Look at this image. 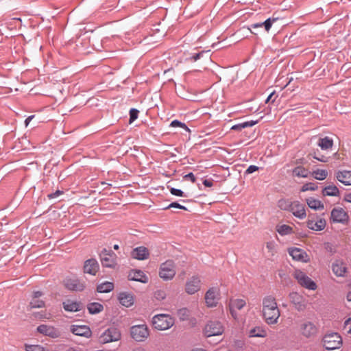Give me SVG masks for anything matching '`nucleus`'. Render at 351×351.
<instances>
[{
    "label": "nucleus",
    "mask_w": 351,
    "mask_h": 351,
    "mask_svg": "<svg viewBox=\"0 0 351 351\" xmlns=\"http://www.w3.org/2000/svg\"><path fill=\"white\" fill-rule=\"evenodd\" d=\"M174 324V319L169 314L156 315L152 318V325L158 330H165Z\"/></svg>",
    "instance_id": "1"
},
{
    "label": "nucleus",
    "mask_w": 351,
    "mask_h": 351,
    "mask_svg": "<svg viewBox=\"0 0 351 351\" xmlns=\"http://www.w3.org/2000/svg\"><path fill=\"white\" fill-rule=\"evenodd\" d=\"M323 346L327 350L340 349L343 344L342 338L337 332L326 334L322 339Z\"/></svg>",
    "instance_id": "2"
},
{
    "label": "nucleus",
    "mask_w": 351,
    "mask_h": 351,
    "mask_svg": "<svg viewBox=\"0 0 351 351\" xmlns=\"http://www.w3.org/2000/svg\"><path fill=\"white\" fill-rule=\"evenodd\" d=\"M130 335L135 341L143 342L149 337V330L145 324L134 325L130 328Z\"/></svg>",
    "instance_id": "3"
},
{
    "label": "nucleus",
    "mask_w": 351,
    "mask_h": 351,
    "mask_svg": "<svg viewBox=\"0 0 351 351\" xmlns=\"http://www.w3.org/2000/svg\"><path fill=\"white\" fill-rule=\"evenodd\" d=\"M121 330L116 327H110L105 330L99 337V342L106 344L119 341L121 339Z\"/></svg>",
    "instance_id": "4"
},
{
    "label": "nucleus",
    "mask_w": 351,
    "mask_h": 351,
    "mask_svg": "<svg viewBox=\"0 0 351 351\" xmlns=\"http://www.w3.org/2000/svg\"><path fill=\"white\" fill-rule=\"evenodd\" d=\"M176 266L173 261H167L161 264L159 271V276L164 280L173 279L176 275Z\"/></svg>",
    "instance_id": "5"
},
{
    "label": "nucleus",
    "mask_w": 351,
    "mask_h": 351,
    "mask_svg": "<svg viewBox=\"0 0 351 351\" xmlns=\"http://www.w3.org/2000/svg\"><path fill=\"white\" fill-rule=\"evenodd\" d=\"M101 263L103 267L114 268L116 265V254L112 250L103 249L99 254Z\"/></svg>",
    "instance_id": "6"
},
{
    "label": "nucleus",
    "mask_w": 351,
    "mask_h": 351,
    "mask_svg": "<svg viewBox=\"0 0 351 351\" xmlns=\"http://www.w3.org/2000/svg\"><path fill=\"white\" fill-rule=\"evenodd\" d=\"M223 331V326L218 321L208 322L204 329V333L207 337L221 335Z\"/></svg>",
    "instance_id": "7"
},
{
    "label": "nucleus",
    "mask_w": 351,
    "mask_h": 351,
    "mask_svg": "<svg viewBox=\"0 0 351 351\" xmlns=\"http://www.w3.org/2000/svg\"><path fill=\"white\" fill-rule=\"evenodd\" d=\"M294 277L298 283L303 287L309 290H315L317 288L316 283L311 280L304 271L296 270L294 272Z\"/></svg>",
    "instance_id": "8"
},
{
    "label": "nucleus",
    "mask_w": 351,
    "mask_h": 351,
    "mask_svg": "<svg viewBox=\"0 0 351 351\" xmlns=\"http://www.w3.org/2000/svg\"><path fill=\"white\" fill-rule=\"evenodd\" d=\"M64 285L67 289L74 291H82L86 287L85 282L75 277L66 278L64 280Z\"/></svg>",
    "instance_id": "9"
},
{
    "label": "nucleus",
    "mask_w": 351,
    "mask_h": 351,
    "mask_svg": "<svg viewBox=\"0 0 351 351\" xmlns=\"http://www.w3.org/2000/svg\"><path fill=\"white\" fill-rule=\"evenodd\" d=\"M201 287V280L197 276H193L189 278L185 284V291L193 295L199 291Z\"/></svg>",
    "instance_id": "10"
},
{
    "label": "nucleus",
    "mask_w": 351,
    "mask_h": 351,
    "mask_svg": "<svg viewBox=\"0 0 351 351\" xmlns=\"http://www.w3.org/2000/svg\"><path fill=\"white\" fill-rule=\"evenodd\" d=\"M317 332V327L312 322H305L300 326V332L306 338H312L315 337Z\"/></svg>",
    "instance_id": "11"
},
{
    "label": "nucleus",
    "mask_w": 351,
    "mask_h": 351,
    "mask_svg": "<svg viewBox=\"0 0 351 351\" xmlns=\"http://www.w3.org/2000/svg\"><path fill=\"white\" fill-rule=\"evenodd\" d=\"M348 219V213L341 208H335L331 211L330 219L335 223H346Z\"/></svg>",
    "instance_id": "12"
},
{
    "label": "nucleus",
    "mask_w": 351,
    "mask_h": 351,
    "mask_svg": "<svg viewBox=\"0 0 351 351\" xmlns=\"http://www.w3.org/2000/svg\"><path fill=\"white\" fill-rule=\"evenodd\" d=\"M263 317L268 324L277 323L280 315L279 308H263Z\"/></svg>",
    "instance_id": "13"
},
{
    "label": "nucleus",
    "mask_w": 351,
    "mask_h": 351,
    "mask_svg": "<svg viewBox=\"0 0 351 351\" xmlns=\"http://www.w3.org/2000/svg\"><path fill=\"white\" fill-rule=\"evenodd\" d=\"M219 289L210 288L205 294V301L208 307L216 306L218 300Z\"/></svg>",
    "instance_id": "14"
},
{
    "label": "nucleus",
    "mask_w": 351,
    "mask_h": 351,
    "mask_svg": "<svg viewBox=\"0 0 351 351\" xmlns=\"http://www.w3.org/2000/svg\"><path fill=\"white\" fill-rule=\"evenodd\" d=\"M289 254L293 260L302 263H307L309 261L308 254L305 251L298 247H291L289 249Z\"/></svg>",
    "instance_id": "15"
},
{
    "label": "nucleus",
    "mask_w": 351,
    "mask_h": 351,
    "mask_svg": "<svg viewBox=\"0 0 351 351\" xmlns=\"http://www.w3.org/2000/svg\"><path fill=\"white\" fill-rule=\"evenodd\" d=\"M290 212L297 218L303 219L306 217L305 206L299 201H294L292 203Z\"/></svg>",
    "instance_id": "16"
},
{
    "label": "nucleus",
    "mask_w": 351,
    "mask_h": 351,
    "mask_svg": "<svg viewBox=\"0 0 351 351\" xmlns=\"http://www.w3.org/2000/svg\"><path fill=\"white\" fill-rule=\"evenodd\" d=\"M99 269V265L97 261L95 258L88 259L84 262V272L93 276H95Z\"/></svg>",
    "instance_id": "17"
},
{
    "label": "nucleus",
    "mask_w": 351,
    "mask_h": 351,
    "mask_svg": "<svg viewBox=\"0 0 351 351\" xmlns=\"http://www.w3.org/2000/svg\"><path fill=\"white\" fill-rule=\"evenodd\" d=\"M131 256L133 258L140 261L146 260L149 256V252L148 249L144 246L136 247L132 250Z\"/></svg>",
    "instance_id": "18"
},
{
    "label": "nucleus",
    "mask_w": 351,
    "mask_h": 351,
    "mask_svg": "<svg viewBox=\"0 0 351 351\" xmlns=\"http://www.w3.org/2000/svg\"><path fill=\"white\" fill-rule=\"evenodd\" d=\"M38 332L51 338H58L60 336V331L53 326L40 325L37 328Z\"/></svg>",
    "instance_id": "19"
},
{
    "label": "nucleus",
    "mask_w": 351,
    "mask_h": 351,
    "mask_svg": "<svg viewBox=\"0 0 351 351\" xmlns=\"http://www.w3.org/2000/svg\"><path fill=\"white\" fill-rule=\"evenodd\" d=\"M71 331L75 335L90 337L92 332L88 326L85 325H73L71 326Z\"/></svg>",
    "instance_id": "20"
},
{
    "label": "nucleus",
    "mask_w": 351,
    "mask_h": 351,
    "mask_svg": "<svg viewBox=\"0 0 351 351\" xmlns=\"http://www.w3.org/2000/svg\"><path fill=\"white\" fill-rule=\"evenodd\" d=\"M128 279L130 280L138 281L143 283L148 282V277L141 270H131L128 274Z\"/></svg>",
    "instance_id": "21"
},
{
    "label": "nucleus",
    "mask_w": 351,
    "mask_h": 351,
    "mask_svg": "<svg viewBox=\"0 0 351 351\" xmlns=\"http://www.w3.org/2000/svg\"><path fill=\"white\" fill-rule=\"evenodd\" d=\"M118 300L120 304L125 307H130L134 304V298L132 293L121 292L119 294Z\"/></svg>",
    "instance_id": "22"
},
{
    "label": "nucleus",
    "mask_w": 351,
    "mask_h": 351,
    "mask_svg": "<svg viewBox=\"0 0 351 351\" xmlns=\"http://www.w3.org/2000/svg\"><path fill=\"white\" fill-rule=\"evenodd\" d=\"M306 226L309 229L312 230L321 231L325 228L326 222V220L323 218H320L316 221H315L313 219H308L306 221Z\"/></svg>",
    "instance_id": "23"
},
{
    "label": "nucleus",
    "mask_w": 351,
    "mask_h": 351,
    "mask_svg": "<svg viewBox=\"0 0 351 351\" xmlns=\"http://www.w3.org/2000/svg\"><path fill=\"white\" fill-rule=\"evenodd\" d=\"M336 178L344 185L350 186L351 185V171H339L336 173Z\"/></svg>",
    "instance_id": "24"
},
{
    "label": "nucleus",
    "mask_w": 351,
    "mask_h": 351,
    "mask_svg": "<svg viewBox=\"0 0 351 351\" xmlns=\"http://www.w3.org/2000/svg\"><path fill=\"white\" fill-rule=\"evenodd\" d=\"M322 195L324 196L337 197L339 195V190L334 184L328 185L322 189Z\"/></svg>",
    "instance_id": "25"
},
{
    "label": "nucleus",
    "mask_w": 351,
    "mask_h": 351,
    "mask_svg": "<svg viewBox=\"0 0 351 351\" xmlns=\"http://www.w3.org/2000/svg\"><path fill=\"white\" fill-rule=\"evenodd\" d=\"M306 204L309 208L315 210H323L324 208V204L313 197L306 199Z\"/></svg>",
    "instance_id": "26"
},
{
    "label": "nucleus",
    "mask_w": 351,
    "mask_h": 351,
    "mask_svg": "<svg viewBox=\"0 0 351 351\" xmlns=\"http://www.w3.org/2000/svg\"><path fill=\"white\" fill-rule=\"evenodd\" d=\"M317 145L322 150H328L330 149L333 145V141L328 136H325L324 138H320L317 143Z\"/></svg>",
    "instance_id": "27"
},
{
    "label": "nucleus",
    "mask_w": 351,
    "mask_h": 351,
    "mask_svg": "<svg viewBox=\"0 0 351 351\" xmlns=\"http://www.w3.org/2000/svg\"><path fill=\"white\" fill-rule=\"evenodd\" d=\"M267 334V330L260 326L254 327L249 332V336L250 337H265Z\"/></svg>",
    "instance_id": "28"
},
{
    "label": "nucleus",
    "mask_w": 351,
    "mask_h": 351,
    "mask_svg": "<svg viewBox=\"0 0 351 351\" xmlns=\"http://www.w3.org/2000/svg\"><path fill=\"white\" fill-rule=\"evenodd\" d=\"M334 274L337 276H343L346 272V267L342 263H335L332 265Z\"/></svg>",
    "instance_id": "29"
},
{
    "label": "nucleus",
    "mask_w": 351,
    "mask_h": 351,
    "mask_svg": "<svg viewBox=\"0 0 351 351\" xmlns=\"http://www.w3.org/2000/svg\"><path fill=\"white\" fill-rule=\"evenodd\" d=\"M292 173L294 176L296 177L308 178L310 172L304 167L302 166H298L293 169Z\"/></svg>",
    "instance_id": "30"
},
{
    "label": "nucleus",
    "mask_w": 351,
    "mask_h": 351,
    "mask_svg": "<svg viewBox=\"0 0 351 351\" xmlns=\"http://www.w3.org/2000/svg\"><path fill=\"white\" fill-rule=\"evenodd\" d=\"M114 284L111 282H105L99 285L97 287V291L99 293H108L113 290Z\"/></svg>",
    "instance_id": "31"
},
{
    "label": "nucleus",
    "mask_w": 351,
    "mask_h": 351,
    "mask_svg": "<svg viewBox=\"0 0 351 351\" xmlns=\"http://www.w3.org/2000/svg\"><path fill=\"white\" fill-rule=\"evenodd\" d=\"M276 231L281 235L285 236L288 234H291L293 232V228L286 225H280L276 226Z\"/></svg>",
    "instance_id": "32"
},
{
    "label": "nucleus",
    "mask_w": 351,
    "mask_h": 351,
    "mask_svg": "<svg viewBox=\"0 0 351 351\" xmlns=\"http://www.w3.org/2000/svg\"><path fill=\"white\" fill-rule=\"evenodd\" d=\"M43 295V293L40 291H34V298L33 301L31 302V306L30 307H43L45 306V304L43 301L36 300V299L39 298Z\"/></svg>",
    "instance_id": "33"
},
{
    "label": "nucleus",
    "mask_w": 351,
    "mask_h": 351,
    "mask_svg": "<svg viewBox=\"0 0 351 351\" xmlns=\"http://www.w3.org/2000/svg\"><path fill=\"white\" fill-rule=\"evenodd\" d=\"M263 307H278L275 298L271 295L264 298Z\"/></svg>",
    "instance_id": "34"
},
{
    "label": "nucleus",
    "mask_w": 351,
    "mask_h": 351,
    "mask_svg": "<svg viewBox=\"0 0 351 351\" xmlns=\"http://www.w3.org/2000/svg\"><path fill=\"white\" fill-rule=\"evenodd\" d=\"M292 203L289 199H281L278 201V206L281 210L290 212Z\"/></svg>",
    "instance_id": "35"
},
{
    "label": "nucleus",
    "mask_w": 351,
    "mask_h": 351,
    "mask_svg": "<svg viewBox=\"0 0 351 351\" xmlns=\"http://www.w3.org/2000/svg\"><path fill=\"white\" fill-rule=\"evenodd\" d=\"M313 177L318 180H324L328 176V172L324 169H317L313 172Z\"/></svg>",
    "instance_id": "36"
},
{
    "label": "nucleus",
    "mask_w": 351,
    "mask_h": 351,
    "mask_svg": "<svg viewBox=\"0 0 351 351\" xmlns=\"http://www.w3.org/2000/svg\"><path fill=\"white\" fill-rule=\"evenodd\" d=\"M25 351H49V349H47L45 347H43L41 345H29V344L25 345Z\"/></svg>",
    "instance_id": "37"
},
{
    "label": "nucleus",
    "mask_w": 351,
    "mask_h": 351,
    "mask_svg": "<svg viewBox=\"0 0 351 351\" xmlns=\"http://www.w3.org/2000/svg\"><path fill=\"white\" fill-rule=\"evenodd\" d=\"M246 305L245 300L243 299H231L229 304V307H245Z\"/></svg>",
    "instance_id": "38"
},
{
    "label": "nucleus",
    "mask_w": 351,
    "mask_h": 351,
    "mask_svg": "<svg viewBox=\"0 0 351 351\" xmlns=\"http://www.w3.org/2000/svg\"><path fill=\"white\" fill-rule=\"evenodd\" d=\"M210 51H201L198 53H193L189 58V60L196 62L202 58L205 54H207Z\"/></svg>",
    "instance_id": "39"
},
{
    "label": "nucleus",
    "mask_w": 351,
    "mask_h": 351,
    "mask_svg": "<svg viewBox=\"0 0 351 351\" xmlns=\"http://www.w3.org/2000/svg\"><path fill=\"white\" fill-rule=\"evenodd\" d=\"M170 126L173 128L180 127L184 129L187 132H190V129L187 127V125L184 123H182L178 120L172 121L170 123Z\"/></svg>",
    "instance_id": "40"
},
{
    "label": "nucleus",
    "mask_w": 351,
    "mask_h": 351,
    "mask_svg": "<svg viewBox=\"0 0 351 351\" xmlns=\"http://www.w3.org/2000/svg\"><path fill=\"white\" fill-rule=\"evenodd\" d=\"M317 186L314 184V183H312V182H308V183H306L304 184L302 188H301V191L302 192H305V191H315L317 189Z\"/></svg>",
    "instance_id": "41"
},
{
    "label": "nucleus",
    "mask_w": 351,
    "mask_h": 351,
    "mask_svg": "<svg viewBox=\"0 0 351 351\" xmlns=\"http://www.w3.org/2000/svg\"><path fill=\"white\" fill-rule=\"evenodd\" d=\"M278 20L277 18H269L262 23L267 32H269L272 26V24Z\"/></svg>",
    "instance_id": "42"
},
{
    "label": "nucleus",
    "mask_w": 351,
    "mask_h": 351,
    "mask_svg": "<svg viewBox=\"0 0 351 351\" xmlns=\"http://www.w3.org/2000/svg\"><path fill=\"white\" fill-rule=\"evenodd\" d=\"M154 298L155 300L160 301L166 298L165 291L163 290H157L154 293Z\"/></svg>",
    "instance_id": "43"
},
{
    "label": "nucleus",
    "mask_w": 351,
    "mask_h": 351,
    "mask_svg": "<svg viewBox=\"0 0 351 351\" xmlns=\"http://www.w3.org/2000/svg\"><path fill=\"white\" fill-rule=\"evenodd\" d=\"M139 111L136 108H132L130 110V123L134 121L138 115Z\"/></svg>",
    "instance_id": "44"
},
{
    "label": "nucleus",
    "mask_w": 351,
    "mask_h": 351,
    "mask_svg": "<svg viewBox=\"0 0 351 351\" xmlns=\"http://www.w3.org/2000/svg\"><path fill=\"white\" fill-rule=\"evenodd\" d=\"M170 193L175 196L178 197H187V195L181 190L176 188H171Z\"/></svg>",
    "instance_id": "45"
},
{
    "label": "nucleus",
    "mask_w": 351,
    "mask_h": 351,
    "mask_svg": "<svg viewBox=\"0 0 351 351\" xmlns=\"http://www.w3.org/2000/svg\"><path fill=\"white\" fill-rule=\"evenodd\" d=\"M179 208V209H182V210H187V208L185 206H182V205H181V204H178V202H176L171 203L169 206L165 207L164 209L167 210V209H169V208Z\"/></svg>",
    "instance_id": "46"
},
{
    "label": "nucleus",
    "mask_w": 351,
    "mask_h": 351,
    "mask_svg": "<svg viewBox=\"0 0 351 351\" xmlns=\"http://www.w3.org/2000/svg\"><path fill=\"white\" fill-rule=\"evenodd\" d=\"M178 315L180 318L182 320H185L187 319L188 315V309L187 308H180L178 311Z\"/></svg>",
    "instance_id": "47"
},
{
    "label": "nucleus",
    "mask_w": 351,
    "mask_h": 351,
    "mask_svg": "<svg viewBox=\"0 0 351 351\" xmlns=\"http://www.w3.org/2000/svg\"><path fill=\"white\" fill-rule=\"evenodd\" d=\"M344 330L346 331L347 333H351V317L348 318L347 320L345 321Z\"/></svg>",
    "instance_id": "48"
},
{
    "label": "nucleus",
    "mask_w": 351,
    "mask_h": 351,
    "mask_svg": "<svg viewBox=\"0 0 351 351\" xmlns=\"http://www.w3.org/2000/svg\"><path fill=\"white\" fill-rule=\"evenodd\" d=\"M313 158L322 162H327L328 161V157L324 156L323 155H317L316 154H315V155L313 156Z\"/></svg>",
    "instance_id": "49"
},
{
    "label": "nucleus",
    "mask_w": 351,
    "mask_h": 351,
    "mask_svg": "<svg viewBox=\"0 0 351 351\" xmlns=\"http://www.w3.org/2000/svg\"><path fill=\"white\" fill-rule=\"evenodd\" d=\"M278 97V96H277V95H276V93H275V91H273V92H271V93L269 95V96L267 97V99H266L265 102H266V103H268V102L274 103V102L275 101V100H276V97Z\"/></svg>",
    "instance_id": "50"
},
{
    "label": "nucleus",
    "mask_w": 351,
    "mask_h": 351,
    "mask_svg": "<svg viewBox=\"0 0 351 351\" xmlns=\"http://www.w3.org/2000/svg\"><path fill=\"white\" fill-rule=\"evenodd\" d=\"M63 194V191L60 190H57L54 193H51L47 195L49 199H54Z\"/></svg>",
    "instance_id": "51"
},
{
    "label": "nucleus",
    "mask_w": 351,
    "mask_h": 351,
    "mask_svg": "<svg viewBox=\"0 0 351 351\" xmlns=\"http://www.w3.org/2000/svg\"><path fill=\"white\" fill-rule=\"evenodd\" d=\"M258 167L256 166V165H250L248 167V168L245 170V174H250V173H252L258 170Z\"/></svg>",
    "instance_id": "52"
},
{
    "label": "nucleus",
    "mask_w": 351,
    "mask_h": 351,
    "mask_svg": "<svg viewBox=\"0 0 351 351\" xmlns=\"http://www.w3.org/2000/svg\"><path fill=\"white\" fill-rule=\"evenodd\" d=\"M243 128H245L244 123H241L232 126L231 130L234 131H241Z\"/></svg>",
    "instance_id": "53"
},
{
    "label": "nucleus",
    "mask_w": 351,
    "mask_h": 351,
    "mask_svg": "<svg viewBox=\"0 0 351 351\" xmlns=\"http://www.w3.org/2000/svg\"><path fill=\"white\" fill-rule=\"evenodd\" d=\"M53 315L51 313H47L46 311L43 312V314L40 315V318L41 319H53Z\"/></svg>",
    "instance_id": "54"
},
{
    "label": "nucleus",
    "mask_w": 351,
    "mask_h": 351,
    "mask_svg": "<svg viewBox=\"0 0 351 351\" xmlns=\"http://www.w3.org/2000/svg\"><path fill=\"white\" fill-rule=\"evenodd\" d=\"M184 179H185V180L189 179L191 181V182H193V183H195L196 181V178L192 172L189 173L188 174L185 175L184 176Z\"/></svg>",
    "instance_id": "55"
},
{
    "label": "nucleus",
    "mask_w": 351,
    "mask_h": 351,
    "mask_svg": "<svg viewBox=\"0 0 351 351\" xmlns=\"http://www.w3.org/2000/svg\"><path fill=\"white\" fill-rule=\"evenodd\" d=\"M275 246L276 245L274 241L267 242L266 244V247L269 250V251L271 252L272 253L275 250Z\"/></svg>",
    "instance_id": "56"
},
{
    "label": "nucleus",
    "mask_w": 351,
    "mask_h": 351,
    "mask_svg": "<svg viewBox=\"0 0 351 351\" xmlns=\"http://www.w3.org/2000/svg\"><path fill=\"white\" fill-rule=\"evenodd\" d=\"M243 123H244L245 127L247 128V127H252V126L255 125L258 123V121H245Z\"/></svg>",
    "instance_id": "57"
},
{
    "label": "nucleus",
    "mask_w": 351,
    "mask_h": 351,
    "mask_svg": "<svg viewBox=\"0 0 351 351\" xmlns=\"http://www.w3.org/2000/svg\"><path fill=\"white\" fill-rule=\"evenodd\" d=\"M203 184L206 187H211L213 185V180L206 179L203 181Z\"/></svg>",
    "instance_id": "58"
},
{
    "label": "nucleus",
    "mask_w": 351,
    "mask_h": 351,
    "mask_svg": "<svg viewBox=\"0 0 351 351\" xmlns=\"http://www.w3.org/2000/svg\"><path fill=\"white\" fill-rule=\"evenodd\" d=\"M90 314H97L99 313L101 308H88Z\"/></svg>",
    "instance_id": "59"
},
{
    "label": "nucleus",
    "mask_w": 351,
    "mask_h": 351,
    "mask_svg": "<svg viewBox=\"0 0 351 351\" xmlns=\"http://www.w3.org/2000/svg\"><path fill=\"white\" fill-rule=\"evenodd\" d=\"M66 351H83V350L79 347H69Z\"/></svg>",
    "instance_id": "60"
},
{
    "label": "nucleus",
    "mask_w": 351,
    "mask_h": 351,
    "mask_svg": "<svg viewBox=\"0 0 351 351\" xmlns=\"http://www.w3.org/2000/svg\"><path fill=\"white\" fill-rule=\"evenodd\" d=\"M230 311L232 317L236 319H237V313L235 308H230Z\"/></svg>",
    "instance_id": "61"
},
{
    "label": "nucleus",
    "mask_w": 351,
    "mask_h": 351,
    "mask_svg": "<svg viewBox=\"0 0 351 351\" xmlns=\"http://www.w3.org/2000/svg\"><path fill=\"white\" fill-rule=\"evenodd\" d=\"M34 116H29L25 120V125L27 126L29 123V122L31 121V120L33 119Z\"/></svg>",
    "instance_id": "62"
},
{
    "label": "nucleus",
    "mask_w": 351,
    "mask_h": 351,
    "mask_svg": "<svg viewBox=\"0 0 351 351\" xmlns=\"http://www.w3.org/2000/svg\"><path fill=\"white\" fill-rule=\"evenodd\" d=\"M345 201L351 203V193L347 194L344 198Z\"/></svg>",
    "instance_id": "63"
},
{
    "label": "nucleus",
    "mask_w": 351,
    "mask_h": 351,
    "mask_svg": "<svg viewBox=\"0 0 351 351\" xmlns=\"http://www.w3.org/2000/svg\"><path fill=\"white\" fill-rule=\"evenodd\" d=\"M132 351H147L144 348L141 346L136 347L132 350Z\"/></svg>",
    "instance_id": "64"
}]
</instances>
